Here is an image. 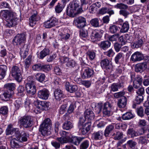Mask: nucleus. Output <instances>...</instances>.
Masks as SVG:
<instances>
[{"label": "nucleus", "instance_id": "nucleus-54", "mask_svg": "<svg viewBox=\"0 0 149 149\" xmlns=\"http://www.w3.org/2000/svg\"><path fill=\"white\" fill-rule=\"evenodd\" d=\"M129 29V24L128 22L126 21L124 22V24L121 26L120 30L121 32L124 33L127 32Z\"/></svg>", "mask_w": 149, "mask_h": 149}, {"label": "nucleus", "instance_id": "nucleus-4", "mask_svg": "<svg viewBox=\"0 0 149 149\" xmlns=\"http://www.w3.org/2000/svg\"><path fill=\"white\" fill-rule=\"evenodd\" d=\"M10 74L12 77L17 81L18 82L22 81V72L18 66H13L10 71Z\"/></svg>", "mask_w": 149, "mask_h": 149}, {"label": "nucleus", "instance_id": "nucleus-39", "mask_svg": "<svg viewBox=\"0 0 149 149\" xmlns=\"http://www.w3.org/2000/svg\"><path fill=\"white\" fill-rule=\"evenodd\" d=\"M17 95L20 97L24 96L26 92V87L22 85H19L17 88Z\"/></svg>", "mask_w": 149, "mask_h": 149}, {"label": "nucleus", "instance_id": "nucleus-30", "mask_svg": "<svg viewBox=\"0 0 149 149\" xmlns=\"http://www.w3.org/2000/svg\"><path fill=\"white\" fill-rule=\"evenodd\" d=\"M76 107L75 104L73 103H71L70 104L68 109L67 112L63 116V118H64L65 120H67L69 119V118H70L69 114L74 112Z\"/></svg>", "mask_w": 149, "mask_h": 149}, {"label": "nucleus", "instance_id": "nucleus-42", "mask_svg": "<svg viewBox=\"0 0 149 149\" xmlns=\"http://www.w3.org/2000/svg\"><path fill=\"white\" fill-rule=\"evenodd\" d=\"M35 77L36 79L40 83H43L45 81V80L46 76L43 73H38L36 74Z\"/></svg>", "mask_w": 149, "mask_h": 149}, {"label": "nucleus", "instance_id": "nucleus-45", "mask_svg": "<svg viewBox=\"0 0 149 149\" xmlns=\"http://www.w3.org/2000/svg\"><path fill=\"white\" fill-rule=\"evenodd\" d=\"M123 87L124 85L122 83H114L111 86L110 91L113 92L116 91H118V89L123 88Z\"/></svg>", "mask_w": 149, "mask_h": 149}, {"label": "nucleus", "instance_id": "nucleus-31", "mask_svg": "<svg viewBox=\"0 0 149 149\" xmlns=\"http://www.w3.org/2000/svg\"><path fill=\"white\" fill-rule=\"evenodd\" d=\"M65 86L66 90L70 93L75 92L78 89L77 85H72L68 81L66 82Z\"/></svg>", "mask_w": 149, "mask_h": 149}, {"label": "nucleus", "instance_id": "nucleus-5", "mask_svg": "<svg viewBox=\"0 0 149 149\" xmlns=\"http://www.w3.org/2000/svg\"><path fill=\"white\" fill-rule=\"evenodd\" d=\"M13 42L15 45L18 47L26 46V35L25 33H22L17 34L13 40Z\"/></svg>", "mask_w": 149, "mask_h": 149}, {"label": "nucleus", "instance_id": "nucleus-56", "mask_svg": "<svg viewBox=\"0 0 149 149\" xmlns=\"http://www.w3.org/2000/svg\"><path fill=\"white\" fill-rule=\"evenodd\" d=\"M114 7L116 9L121 10L122 9H127L128 7L127 5L122 3H117L114 6Z\"/></svg>", "mask_w": 149, "mask_h": 149}, {"label": "nucleus", "instance_id": "nucleus-40", "mask_svg": "<svg viewBox=\"0 0 149 149\" xmlns=\"http://www.w3.org/2000/svg\"><path fill=\"white\" fill-rule=\"evenodd\" d=\"M127 99L125 96H123L118 100V106L120 108H124L127 105Z\"/></svg>", "mask_w": 149, "mask_h": 149}, {"label": "nucleus", "instance_id": "nucleus-10", "mask_svg": "<svg viewBox=\"0 0 149 149\" xmlns=\"http://www.w3.org/2000/svg\"><path fill=\"white\" fill-rule=\"evenodd\" d=\"M59 134L61 137L57 138V140L61 144H64L69 142L71 137L68 132L63 131L60 132Z\"/></svg>", "mask_w": 149, "mask_h": 149}, {"label": "nucleus", "instance_id": "nucleus-11", "mask_svg": "<svg viewBox=\"0 0 149 149\" xmlns=\"http://www.w3.org/2000/svg\"><path fill=\"white\" fill-rule=\"evenodd\" d=\"M103 31L102 30L95 29L92 31L90 35L91 41L95 42L100 40L102 36Z\"/></svg>", "mask_w": 149, "mask_h": 149}, {"label": "nucleus", "instance_id": "nucleus-21", "mask_svg": "<svg viewBox=\"0 0 149 149\" xmlns=\"http://www.w3.org/2000/svg\"><path fill=\"white\" fill-rule=\"evenodd\" d=\"M19 129L18 128L13 127V125L11 124H9L6 129V135H12L15 132V136L16 135Z\"/></svg>", "mask_w": 149, "mask_h": 149}, {"label": "nucleus", "instance_id": "nucleus-63", "mask_svg": "<svg viewBox=\"0 0 149 149\" xmlns=\"http://www.w3.org/2000/svg\"><path fill=\"white\" fill-rule=\"evenodd\" d=\"M135 109H136V111L138 116L141 117H142L144 116L143 109L142 107L139 106V107H138Z\"/></svg>", "mask_w": 149, "mask_h": 149}, {"label": "nucleus", "instance_id": "nucleus-55", "mask_svg": "<svg viewBox=\"0 0 149 149\" xmlns=\"http://www.w3.org/2000/svg\"><path fill=\"white\" fill-rule=\"evenodd\" d=\"M123 132L118 131L116 133H114L112 135L113 139L115 140H119L123 138Z\"/></svg>", "mask_w": 149, "mask_h": 149}, {"label": "nucleus", "instance_id": "nucleus-28", "mask_svg": "<svg viewBox=\"0 0 149 149\" xmlns=\"http://www.w3.org/2000/svg\"><path fill=\"white\" fill-rule=\"evenodd\" d=\"M111 42L108 40H104L101 41L98 44L99 47L101 50H106L111 45Z\"/></svg>", "mask_w": 149, "mask_h": 149}, {"label": "nucleus", "instance_id": "nucleus-64", "mask_svg": "<svg viewBox=\"0 0 149 149\" xmlns=\"http://www.w3.org/2000/svg\"><path fill=\"white\" fill-rule=\"evenodd\" d=\"M41 71H42L45 72H47L51 69V68L49 65L44 64L42 63Z\"/></svg>", "mask_w": 149, "mask_h": 149}, {"label": "nucleus", "instance_id": "nucleus-32", "mask_svg": "<svg viewBox=\"0 0 149 149\" xmlns=\"http://www.w3.org/2000/svg\"><path fill=\"white\" fill-rule=\"evenodd\" d=\"M16 85L13 83H8L5 84L4 85V88L5 90L8 91L12 94H14V90L15 88Z\"/></svg>", "mask_w": 149, "mask_h": 149}, {"label": "nucleus", "instance_id": "nucleus-14", "mask_svg": "<svg viewBox=\"0 0 149 149\" xmlns=\"http://www.w3.org/2000/svg\"><path fill=\"white\" fill-rule=\"evenodd\" d=\"M112 106L111 104L108 102H106L104 104L102 113L104 117H109L111 116V112Z\"/></svg>", "mask_w": 149, "mask_h": 149}, {"label": "nucleus", "instance_id": "nucleus-36", "mask_svg": "<svg viewBox=\"0 0 149 149\" xmlns=\"http://www.w3.org/2000/svg\"><path fill=\"white\" fill-rule=\"evenodd\" d=\"M50 52L49 49L45 47L38 54V57L40 59H43L45 56L49 54Z\"/></svg>", "mask_w": 149, "mask_h": 149}, {"label": "nucleus", "instance_id": "nucleus-20", "mask_svg": "<svg viewBox=\"0 0 149 149\" xmlns=\"http://www.w3.org/2000/svg\"><path fill=\"white\" fill-rule=\"evenodd\" d=\"M69 5L72 6L77 10V14L81 13L83 11L82 7L81 6L80 0H73L71 2Z\"/></svg>", "mask_w": 149, "mask_h": 149}, {"label": "nucleus", "instance_id": "nucleus-41", "mask_svg": "<svg viewBox=\"0 0 149 149\" xmlns=\"http://www.w3.org/2000/svg\"><path fill=\"white\" fill-rule=\"evenodd\" d=\"M107 86L108 85L106 84H104L102 85H96L95 90L96 93L100 94L103 92L107 88Z\"/></svg>", "mask_w": 149, "mask_h": 149}, {"label": "nucleus", "instance_id": "nucleus-44", "mask_svg": "<svg viewBox=\"0 0 149 149\" xmlns=\"http://www.w3.org/2000/svg\"><path fill=\"white\" fill-rule=\"evenodd\" d=\"M114 129V125L111 124L108 125L106 128L104 132V135L106 137L109 136L110 133Z\"/></svg>", "mask_w": 149, "mask_h": 149}, {"label": "nucleus", "instance_id": "nucleus-59", "mask_svg": "<svg viewBox=\"0 0 149 149\" xmlns=\"http://www.w3.org/2000/svg\"><path fill=\"white\" fill-rule=\"evenodd\" d=\"M134 117V115L130 112H127L122 115V118L124 120L130 119Z\"/></svg>", "mask_w": 149, "mask_h": 149}, {"label": "nucleus", "instance_id": "nucleus-48", "mask_svg": "<svg viewBox=\"0 0 149 149\" xmlns=\"http://www.w3.org/2000/svg\"><path fill=\"white\" fill-rule=\"evenodd\" d=\"M124 58V54L122 52L118 53L114 58V61L115 63L118 64L120 63Z\"/></svg>", "mask_w": 149, "mask_h": 149}, {"label": "nucleus", "instance_id": "nucleus-26", "mask_svg": "<svg viewBox=\"0 0 149 149\" xmlns=\"http://www.w3.org/2000/svg\"><path fill=\"white\" fill-rule=\"evenodd\" d=\"M104 132L102 130L95 132L92 135V139L95 140H100L103 138Z\"/></svg>", "mask_w": 149, "mask_h": 149}, {"label": "nucleus", "instance_id": "nucleus-25", "mask_svg": "<svg viewBox=\"0 0 149 149\" xmlns=\"http://www.w3.org/2000/svg\"><path fill=\"white\" fill-rule=\"evenodd\" d=\"M143 97L140 96H136L135 99L132 101V107L134 109H136L139 107V105L143 102Z\"/></svg>", "mask_w": 149, "mask_h": 149}, {"label": "nucleus", "instance_id": "nucleus-53", "mask_svg": "<svg viewBox=\"0 0 149 149\" xmlns=\"http://www.w3.org/2000/svg\"><path fill=\"white\" fill-rule=\"evenodd\" d=\"M87 58H89L90 61H92L95 59L96 56V53L93 50H88L86 53Z\"/></svg>", "mask_w": 149, "mask_h": 149}, {"label": "nucleus", "instance_id": "nucleus-23", "mask_svg": "<svg viewBox=\"0 0 149 149\" xmlns=\"http://www.w3.org/2000/svg\"><path fill=\"white\" fill-rule=\"evenodd\" d=\"M91 124L90 122H86L81 126L79 127L80 132L83 135L86 134L90 130Z\"/></svg>", "mask_w": 149, "mask_h": 149}, {"label": "nucleus", "instance_id": "nucleus-15", "mask_svg": "<svg viewBox=\"0 0 149 149\" xmlns=\"http://www.w3.org/2000/svg\"><path fill=\"white\" fill-rule=\"evenodd\" d=\"M94 74V70L92 69L87 67L81 73V77L83 79H88L93 77Z\"/></svg>", "mask_w": 149, "mask_h": 149}, {"label": "nucleus", "instance_id": "nucleus-58", "mask_svg": "<svg viewBox=\"0 0 149 149\" xmlns=\"http://www.w3.org/2000/svg\"><path fill=\"white\" fill-rule=\"evenodd\" d=\"M126 144L128 148L134 149L135 148L137 144V143L135 141L130 140L127 141Z\"/></svg>", "mask_w": 149, "mask_h": 149}, {"label": "nucleus", "instance_id": "nucleus-16", "mask_svg": "<svg viewBox=\"0 0 149 149\" xmlns=\"http://www.w3.org/2000/svg\"><path fill=\"white\" fill-rule=\"evenodd\" d=\"M74 23L76 26L79 29L83 28L86 24V19L81 17L77 18L74 20Z\"/></svg>", "mask_w": 149, "mask_h": 149}, {"label": "nucleus", "instance_id": "nucleus-19", "mask_svg": "<svg viewBox=\"0 0 149 149\" xmlns=\"http://www.w3.org/2000/svg\"><path fill=\"white\" fill-rule=\"evenodd\" d=\"M143 54L141 52L137 51L134 53L132 55L130 59L132 61L136 62L143 60Z\"/></svg>", "mask_w": 149, "mask_h": 149}, {"label": "nucleus", "instance_id": "nucleus-22", "mask_svg": "<svg viewBox=\"0 0 149 149\" xmlns=\"http://www.w3.org/2000/svg\"><path fill=\"white\" fill-rule=\"evenodd\" d=\"M147 63L143 62L136 65L135 71L137 72L141 73L147 68Z\"/></svg>", "mask_w": 149, "mask_h": 149}, {"label": "nucleus", "instance_id": "nucleus-60", "mask_svg": "<svg viewBox=\"0 0 149 149\" xmlns=\"http://www.w3.org/2000/svg\"><path fill=\"white\" fill-rule=\"evenodd\" d=\"M90 23L92 26L95 27L100 26L99 19L97 18L92 19L90 21Z\"/></svg>", "mask_w": 149, "mask_h": 149}, {"label": "nucleus", "instance_id": "nucleus-1", "mask_svg": "<svg viewBox=\"0 0 149 149\" xmlns=\"http://www.w3.org/2000/svg\"><path fill=\"white\" fill-rule=\"evenodd\" d=\"M0 16L5 20L6 26L7 27L11 28L16 26L18 23L19 19L14 12L8 10H1L0 12Z\"/></svg>", "mask_w": 149, "mask_h": 149}, {"label": "nucleus", "instance_id": "nucleus-33", "mask_svg": "<svg viewBox=\"0 0 149 149\" xmlns=\"http://www.w3.org/2000/svg\"><path fill=\"white\" fill-rule=\"evenodd\" d=\"M64 120H65L62 125V127L63 129L66 130H69L73 127V124L72 122L70 120H69V119L67 120H65L64 118Z\"/></svg>", "mask_w": 149, "mask_h": 149}, {"label": "nucleus", "instance_id": "nucleus-51", "mask_svg": "<svg viewBox=\"0 0 149 149\" xmlns=\"http://www.w3.org/2000/svg\"><path fill=\"white\" fill-rule=\"evenodd\" d=\"M66 3H63V4H61L58 3L55 6V12L57 13H61L65 7Z\"/></svg>", "mask_w": 149, "mask_h": 149}, {"label": "nucleus", "instance_id": "nucleus-49", "mask_svg": "<svg viewBox=\"0 0 149 149\" xmlns=\"http://www.w3.org/2000/svg\"><path fill=\"white\" fill-rule=\"evenodd\" d=\"M143 43V42L142 40L140 39L132 42L131 44V47L132 48H138L142 46Z\"/></svg>", "mask_w": 149, "mask_h": 149}, {"label": "nucleus", "instance_id": "nucleus-12", "mask_svg": "<svg viewBox=\"0 0 149 149\" xmlns=\"http://www.w3.org/2000/svg\"><path fill=\"white\" fill-rule=\"evenodd\" d=\"M29 136V134L26 131H20L19 130L16 134V137L19 140L20 142L23 143L27 141L28 138Z\"/></svg>", "mask_w": 149, "mask_h": 149}, {"label": "nucleus", "instance_id": "nucleus-17", "mask_svg": "<svg viewBox=\"0 0 149 149\" xmlns=\"http://www.w3.org/2000/svg\"><path fill=\"white\" fill-rule=\"evenodd\" d=\"M84 117L85 119L88 121L86 122H90L91 123V121L93 120L95 117L93 111L91 109H86L84 112Z\"/></svg>", "mask_w": 149, "mask_h": 149}, {"label": "nucleus", "instance_id": "nucleus-61", "mask_svg": "<svg viewBox=\"0 0 149 149\" xmlns=\"http://www.w3.org/2000/svg\"><path fill=\"white\" fill-rule=\"evenodd\" d=\"M104 54L106 56L111 58L113 57L115 54V53L113 49L111 48L107 51L103 52Z\"/></svg>", "mask_w": 149, "mask_h": 149}, {"label": "nucleus", "instance_id": "nucleus-37", "mask_svg": "<svg viewBox=\"0 0 149 149\" xmlns=\"http://www.w3.org/2000/svg\"><path fill=\"white\" fill-rule=\"evenodd\" d=\"M8 68L5 65H0V79H3L5 77Z\"/></svg>", "mask_w": 149, "mask_h": 149}, {"label": "nucleus", "instance_id": "nucleus-57", "mask_svg": "<svg viewBox=\"0 0 149 149\" xmlns=\"http://www.w3.org/2000/svg\"><path fill=\"white\" fill-rule=\"evenodd\" d=\"M8 110L7 106H2L0 108V114L3 116H6L8 114Z\"/></svg>", "mask_w": 149, "mask_h": 149}, {"label": "nucleus", "instance_id": "nucleus-24", "mask_svg": "<svg viewBox=\"0 0 149 149\" xmlns=\"http://www.w3.org/2000/svg\"><path fill=\"white\" fill-rule=\"evenodd\" d=\"M85 138V136H72L71 137L69 142L71 143L76 146H78Z\"/></svg>", "mask_w": 149, "mask_h": 149}, {"label": "nucleus", "instance_id": "nucleus-47", "mask_svg": "<svg viewBox=\"0 0 149 149\" xmlns=\"http://www.w3.org/2000/svg\"><path fill=\"white\" fill-rule=\"evenodd\" d=\"M29 47L26 45L24 46L21 47H20V53H21L24 51V52L23 54L21 55V56L23 58V59L25 58L26 57L29 50Z\"/></svg>", "mask_w": 149, "mask_h": 149}, {"label": "nucleus", "instance_id": "nucleus-18", "mask_svg": "<svg viewBox=\"0 0 149 149\" xmlns=\"http://www.w3.org/2000/svg\"><path fill=\"white\" fill-rule=\"evenodd\" d=\"M49 92L47 89L43 88L39 90L38 92V97L42 100H46L49 96Z\"/></svg>", "mask_w": 149, "mask_h": 149}, {"label": "nucleus", "instance_id": "nucleus-6", "mask_svg": "<svg viewBox=\"0 0 149 149\" xmlns=\"http://www.w3.org/2000/svg\"><path fill=\"white\" fill-rule=\"evenodd\" d=\"M35 105L39 113L44 110H47L50 105V103L46 101H41L37 100L34 102Z\"/></svg>", "mask_w": 149, "mask_h": 149}, {"label": "nucleus", "instance_id": "nucleus-7", "mask_svg": "<svg viewBox=\"0 0 149 149\" xmlns=\"http://www.w3.org/2000/svg\"><path fill=\"white\" fill-rule=\"evenodd\" d=\"M61 61L63 63H65L66 66L69 68H75V70L79 69V65L73 60L70 59L66 57H63L61 58Z\"/></svg>", "mask_w": 149, "mask_h": 149}, {"label": "nucleus", "instance_id": "nucleus-38", "mask_svg": "<svg viewBox=\"0 0 149 149\" xmlns=\"http://www.w3.org/2000/svg\"><path fill=\"white\" fill-rule=\"evenodd\" d=\"M13 95L8 91L5 90L4 93L0 95V98L3 101H7Z\"/></svg>", "mask_w": 149, "mask_h": 149}, {"label": "nucleus", "instance_id": "nucleus-3", "mask_svg": "<svg viewBox=\"0 0 149 149\" xmlns=\"http://www.w3.org/2000/svg\"><path fill=\"white\" fill-rule=\"evenodd\" d=\"M33 117L30 115H25L21 116L18 120V123L19 124L20 128L22 127L27 129L31 127L33 124Z\"/></svg>", "mask_w": 149, "mask_h": 149}, {"label": "nucleus", "instance_id": "nucleus-13", "mask_svg": "<svg viewBox=\"0 0 149 149\" xmlns=\"http://www.w3.org/2000/svg\"><path fill=\"white\" fill-rule=\"evenodd\" d=\"M100 66L103 70H111L113 68L111 62L107 58H104L101 61Z\"/></svg>", "mask_w": 149, "mask_h": 149}, {"label": "nucleus", "instance_id": "nucleus-27", "mask_svg": "<svg viewBox=\"0 0 149 149\" xmlns=\"http://www.w3.org/2000/svg\"><path fill=\"white\" fill-rule=\"evenodd\" d=\"M54 95L55 99L59 101L66 97V95L63 93V91L58 88L55 90Z\"/></svg>", "mask_w": 149, "mask_h": 149}, {"label": "nucleus", "instance_id": "nucleus-8", "mask_svg": "<svg viewBox=\"0 0 149 149\" xmlns=\"http://www.w3.org/2000/svg\"><path fill=\"white\" fill-rule=\"evenodd\" d=\"M26 88L28 95L32 96L34 95L36 92L35 82L31 80L26 84Z\"/></svg>", "mask_w": 149, "mask_h": 149}, {"label": "nucleus", "instance_id": "nucleus-43", "mask_svg": "<svg viewBox=\"0 0 149 149\" xmlns=\"http://www.w3.org/2000/svg\"><path fill=\"white\" fill-rule=\"evenodd\" d=\"M127 135L129 137L133 138L138 136L137 131H136L133 128H130L127 131Z\"/></svg>", "mask_w": 149, "mask_h": 149}, {"label": "nucleus", "instance_id": "nucleus-29", "mask_svg": "<svg viewBox=\"0 0 149 149\" xmlns=\"http://www.w3.org/2000/svg\"><path fill=\"white\" fill-rule=\"evenodd\" d=\"M20 142L16 138H14L11 139L10 141L11 148L13 149H17L21 147L19 144Z\"/></svg>", "mask_w": 149, "mask_h": 149}, {"label": "nucleus", "instance_id": "nucleus-50", "mask_svg": "<svg viewBox=\"0 0 149 149\" xmlns=\"http://www.w3.org/2000/svg\"><path fill=\"white\" fill-rule=\"evenodd\" d=\"M32 55H29L24 61V68L26 70H28L31 64Z\"/></svg>", "mask_w": 149, "mask_h": 149}, {"label": "nucleus", "instance_id": "nucleus-2", "mask_svg": "<svg viewBox=\"0 0 149 149\" xmlns=\"http://www.w3.org/2000/svg\"><path fill=\"white\" fill-rule=\"evenodd\" d=\"M52 125V121L50 118H46L40 125L39 127V131L43 136H47L51 134L50 130Z\"/></svg>", "mask_w": 149, "mask_h": 149}, {"label": "nucleus", "instance_id": "nucleus-35", "mask_svg": "<svg viewBox=\"0 0 149 149\" xmlns=\"http://www.w3.org/2000/svg\"><path fill=\"white\" fill-rule=\"evenodd\" d=\"M99 13L102 15L107 13L109 14V16H110L111 15L113 14L114 12L113 10L111 9V8L104 7L100 10Z\"/></svg>", "mask_w": 149, "mask_h": 149}, {"label": "nucleus", "instance_id": "nucleus-62", "mask_svg": "<svg viewBox=\"0 0 149 149\" xmlns=\"http://www.w3.org/2000/svg\"><path fill=\"white\" fill-rule=\"evenodd\" d=\"M89 141L88 140H85L83 141L80 145V149H87L89 146Z\"/></svg>", "mask_w": 149, "mask_h": 149}, {"label": "nucleus", "instance_id": "nucleus-46", "mask_svg": "<svg viewBox=\"0 0 149 149\" xmlns=\"http://www.w3.org/2000/svg\"><path fill=\"white\" fill-rule=\"evenodd\" d=\"M37 13L36 11L29 18V24L31 26H33L36 23V22L38 20L37 17Z\"/></svg>", "mask_w": 149, "mask_h": 149}, {"label": "nucleus", "instance_id": "nucleus-9", "mask_svg": "<svg viewBox=\"0 0 149 149\" xmlns=\"http://www.w3.org/2000/svg\"><path fill=\"white\" fill-rule=\"evenodd\" d=\"M58 23V20L56 17L52 16L44 23V26L47 29H50L55 26Z\"/></svg>", "mask_w": 149, "mask_h": 149}, {"label": "nucleus", "instance_id": "nucleus-34", "mask_svg": "<svg viewBox=\"0 0 149 149\" xmlns=\"http://www.w3.org/2000/svg\"><path fill=\"white\" fill-rule=\"evenodd\" d=\"M66 12L67 15L70 17H74L77 13V10L70 5L68 6L66 8Z\"/></svg>", "mask_w": 149, "mask_h": 149}, {"label": "nucleus", "instance_id": "nucleus-52", "mask_svg": "<svg viewBox=\"0 0 149 149\" xmlns=\"http://www.w3.org/2000/svg\"><path fill=\"white\" fill-rule=\"evenodd\" d=\"M120 28L119 26L111 24L110 25L109 28V32L111 33H115L119 31Z\"/></svg>", "mask_w": 149, "mask_h": 149}]
</instances>
